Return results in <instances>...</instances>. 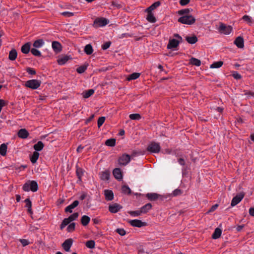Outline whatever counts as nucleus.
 Listing matches in <instances>:
<instances>
[{
    "instance_id": "f257e3e1",
    "label": "nucleus",
    "mask_w": 254,
    "mask_h": 254,
    "mask_svg": "<svg viewBox=\"0 0 254 254\" xmlns=\"http://www.w3.org/2000/svg\"><path fill=\"white\" fill-rule=\"evenodd\" d=\"M22 189L24 191L36 192L38 190V184L35 181L29 180L23 185Z\"/></svg>"
},
{
    "instance_id": "f03ea898",
    "label": "nucleus",
    "mask_w": 254,
    "mask_h": 254,
    "mask_svg": "<svg viewBox=\"0 0 254 254\" xmlns=\"http://www.w3.org/2000/svg\"><path fill=\"white\" fill-rule=\"evenodd\" d=\"M195 18L191 15H183L179 18L178 21L182 24L192 25L195 22Z\"/></svg>"
},
{
    "instance_id": "7ed1b4c3",
    "label": "nucleus",
    "mask_w": 254,
    "mask_h": 254,
    "mask_svg": "<svg viewBox=\"0 0 254 254\" xmlns=\"http://www.w3.org/2000/svg\"><path fill=\"white\" fill-rule=\"evenodd\" d=\"M41 84V81L37 79H30L25 82V86L33 90L38 89Z\"/></svg>"
},
{
    "instance_id": "20e7f679",
    "label": "nucleus",
    "mask_w": 254,
    "mask_h": 254,
    "mask_svg": "<svg viewBox=\"0 0 254 254\" xmlns=\"http://www.w3.org/2000/svg\"><path fill=\"white\" fill-rule=\"evenodd\" d=\"M146 150L151 153H158L161 150V146L159 143L152 141L148 144Z\"/></svg>"
},
{
    "instance_id": "39448f33",
    "label": "nucleus",
    "mask_w": 254,
    "mask_h": 254,
    "mask_svg": "<svg viewBox=\"0 0 254 254\" xmlns=\"http://www.w3.org/2000/svg\"><path fill=\"white\" fill-rule=\"evenodd\" d=\"M232 30L233 28L231 26H226L225 24L221 22L220 23L218 31L220 33L225 35H228L231 33Z\"/></svg>"
},
{
    "instance_id": "423d86ee",
    "label": "nucleus",
    "mask_w": 254,
    "mask_h": 254,
    "mask_svg": "<svg viewBox=\"0 0 254 254\" xmlns=\"http://www.w3.org/2000/svg\"><path fill=\"white\" fill-rule=\"evenodd\" d=\"M109 23V20L104 17L97 18L95 19L93 25L96 27H102L106 25Z\"/></svg>"
},
{
    "instance_id": "0eeeda50",
    "label": "nucleus",
    "mask_w": 254,
    "mask_h": 254,
    "mask_svg": "<svg viewBox=\"0 0 254 254\" xmlns=\"http://www.w3.org/2000/svg\"><path fill=\"white\" fill-rule=\"evenodd\" d=\"M130 161V156L127 154H123L118 159V163L120 165L126 166Z\"/></svg>"
},
{
    "instance_id": "6e6552de",
    "label": "nucleus",
    "mask_w": 254,
    "mask_h": 254,
    "mask_svg": "<svg viewBox=\"0 0 254 254\" xmlns=\"http://www.w3.org/2000/svg\"><path fill=\"white\" fill-rule=\"evenodd\" d=\"M245 195L244 192H240L238 193L235 196H234L231 203V206H234L238 204L239 202L241 201V200L243 199Z\"/></svg>"
},
{
    "instance_id": "1a4fd4ad",
    "label": "nucleus",
    "mask_w": 254,
    "mask_h": 254,
    "mask_svg": "<svg viewBox=\"0 0 254 254\" xmlns=\"http://www.w3.org/2000/svg\"><path fill=\"white\" fill-rule=\"evenodd\" d=\"M146 197L150 201H155L158 199L163 201L165 198L164 196L156 193H148L146 194Z\"/></svg>"
},
{
    "instance_id": "9d476101",
    "label": "nucleus",
    "mask_w": 254,
    "mask_h": 254,
    "mask_svg": "<svg viewBox=\"0 0 254 254\" xmlns=\"http://www.w3.org/2000/svg\"><path fill=\"white\" fill-rule=\"evenodd\" d=\"M128 223L133 227L140 228L147 225V223L145 222H142L140 220L134 219L128 221Z\"/></svg>"
},
{
    "instance_id": "9b49d317",
    "label": "nucleus",
    "mask_w": 254,
    "mask_h": 254,
    "mask_svg": "<svg viewBox=\"0 0 254 254\" xmlns=\"http://www.w3.org/2000/svg\"><path fill=\"white\" fill-rule=\"evenodd\" d=\"M123 208L122 206L118 203H115L109 206V211L112 213L118 212Z\"/></svg>"
},
{
    "instance_id": "f8f14e48",
    "label": "nucleus",
    "mask_w": 254,
    "mask_h": 254,
    "mask_svg": "<svg viewBox=\"0 0 254 254\" xmlns=\"http://www.w3.org/2000/svg\"><path fill=\"white\" fill-rule=\"evenodd\" d=\"M73 240L71 238H69L65 240L63 243L62 247L66 252H69L70 249L73 243Z\"/></svg>"
},
{
    "instance_id": "ddd939ff",
    "label": "nucleus",
    "mask_w": 254,
    "mask_h": 254,
    "mask_svg": "<svg viewBox=\"0 0 254 254\" xmlns=\"http://www.w3.org/2000/svg\"><path fill=\"white\" fill-rule=\"evenodd\" d=\"M180 43V41L179 40L175 39H170L167 46V48L168 49L176 48L179 46Z\"/></svg>"
},
{
    "instance_id": "4468645a",
    "label": "nucleus",
    "mask_w": 254,
    "mask_h": 254,
    "mask_svg": "<svg viewBox=\"0 0 254 254\" xmlns=\"http://www.w3.org/2000/svg\"><path fill=\"white\" fill-rule=\"evenodd\" d=\"M105 200L107 201H111L114 199V193L112 190H105L104 191Z\"/></svg>"
},
{
    "instance_id": "2eb2a0df",
    "label": "nucleus",
    "mask_w": 254,
    "mask_h": 254,
    "mask_svg": "<svg viewBox=\"0 0 254 254\" xmlns=\"http://www.w3.org/2000/svg\"><path fill=\"white\" fill-rule=\"evenodd\" d=\"M113 174L117 180L120 181L123 179V174L120 168L114 169L113 171Z\"/></svg>"
},
{
    "instance_id": "dca6fc26",
    "label": "nucleus",
    "mask_w": 254,
    "mask_h": 254,
    "mask_svg": "<svg viewBox=\"0 0 254 254\" xmlns=\"http://www.w3.org/2000/svg\"><path fill=\"white\" fill-rule=\"evenodd\" d=\"M53 50L57 53L60 52L62 50L61 43L57 41H53L52 44Z\"/></svg>"
},
{
    "instance_id": "f3484780",
    "label": "nucleus",
    "mask_w": 254,
    "mask_h": 254,
    "mask_svg": "<svg viewBox=\"0 0 254 254\" xmlns=\"http://www.w3.org/2000/svg\"><path fill=\"white\" fill-rule=\"evenodd\" d=\"M79 204V201L78 200H74L71 204L67 206L64 209L65 212L71 213L72 212V209H74L78 206Z\"/></svg>"
},
{
    "instance_id": "a211bd4d",
    "label": "nucleus",
    "mask_w": 254,
    "mask_h": 254,
    "mask_svg": "<svg viewBox=\"0 0 254 254\" xmlns=\"http://www.w3.org/2000/svg\"><path fill=\"white\" fill-rule=\"evenodd\" d=\"M234 44L239 48H243L244 47V39L241 36L237 37L234 41Z\"/></svg>"
},
{
    "instance_id": "6ab92c4d",
    "label": "nucleus",
    "mask_w": 254,
    "mask_h": 254,
    "mask_svg": "<svg viewBox=\"0 0 254 254\" xmlns=\"http://www.w3.org/2000/svg\"><path fill=\"white\" fill-rule=\"evenodd\" d=\"M29 133L28 131L25 128H22L19 130L17 135L21 138L25 139L28 137Z\"/></svg>"
},
{
    "instance_id": "aec40b11",
    "label": "nucleus",
    "mask_w": 254,
    "mask_h": 254,
    "mask_svg": "<svg viewBox=\"0 0 254 254\" xmlns=\"http://www.w3.org/2000/svg\"><path fill=\"white\" fill-rule=\"evenodd\" d=\"M72 59V57L70 56L65 55L59 58L57 62L59 64L63 65L65 64L69 60Z\"/></svg>"
},
{
    "instance_id": "412c9836",
    "label": "nucleus",
    "mask_w": 254,
    "mask_h": 254,
    "mask_svg": "<svg viewBox=\"0 0 254 254\" xmlns=\"http://www.w3.org/2000/svg\"><path fill=\"white\" fill-rule=\"evenodd\" d=\"M100 175L101 180L108 181L110 178V172L109 170H105V171L101 172Z\"/></svg>"
},
{
    "instance_id": "4be33fe9",
    "label": "nucleus",
    "mask_w": 254,
    "mask_h": 254,
    "mask_svg": "<svg viewBox=\"0 0 254 254\" xmlns=\"http://www.w3.org/2000/svg\"><path fill=\"white\" fill-rule=\"evenodd\" d=\"M31 43L30 42H27L24 44L21 48V51L22 53L27 54H28L31 50L30 49Z\"/></svg>"
},
{
    "instance_id": "5701e85b",
    "label": "nucleus",
    "mask_w": 254,
    "mask_h": 254,
    "mask_svg": "<svg viewBox=\"0 0 254 254\" xmlns=\"http://www.w3.org/2000/svg\"><path fill=\"white\" fill-rule=\"evenodd\" d=\"M17 57V52L15 49H12L9 53L8 59L10 61H14Z\"/></svg>"
},
{
    "instance_id": "b1692460",
    "label": "nucleus",
    "mask_w": 254,
    "mask_h": 254,
    "mask_svg": "<svg viewBox=\"0 0 254 254\" xmlns=\"http://www.w3.org/2000/svg\"><path fill=\"white\" fill-rule=\"evenodd\" d=\"M44 147V144L41 141H39L36 144H34L33 146V148L35 150L38 152V151H41Z\"/></svg>"
},
{
    "instance_id": "393cba45",
    "label": "nucleus",
    "mask_w": 254,
    "mask_h": 254,
    "mask_svg": "<svg viewBox=\"0 0 254 254\" xmlns=\"http://www.w3.org/2000/svg\"><path fill=\"white\" fill-rule=\"evenodd\" d=\"M24 202L26 203L25 207L28 208L27 211L29 214H32L33 213L32 210V202L29 198H26Z\"/></svg>"
},
{
    "instance_id": "a878e982",
    "label": "nucleus",
    "mask_w": 254,
    "mask_h": 254,
    "mask_svg": "<svg viewBox=\"0 0 254 254\" xmlns=\"http://www.w3.org/2000/svg\"><path fill=\"white\" fill-rule=\"evenodd\" d=\"M152 205L150 203H148L140 208V212L142 213H146L152 208Z\"/></svg>"
},
{
    "instance_id": "bb28decb",
    "label": "nucleus",
    "mask_w": 254,
    "mask_h": 254,
    "mask_svg": "<svg viewBox=\"0 0 254 254\" xmlns=\"http://www.w3.org/2000/svg\"><path fill=\"white\" fill-rule=\"evenodd\" d=\"M222 234V230L219 228H216L213 234L212 235V238L213 239H217L220 237Z\"/></svg>"
},
{
    "instance_id": "cd10ccee",
    "label": "nucleus",
    "mask_w": 254,
    "mask_h": 254,
    "mask_svg": "<svg viewBox=\"0 0 254 254\" xmlns=\"http://www.w3.org/2000/svg\"><path fill=\"white\" fill-rule=\"evenodd\" d=\"M39 153L37 151H34L33 153V154L30 156V160L32 164H35L36 163L38 158L39 157Z\"/></svg>"
},
{
    "instance_id": "c85d7f7f",
    "label": "nucleus",
    "mask_w": 254,
    "mask_h": 254,
    "mask_svg": "<svg viewBox=\"0 0 254 254\" xmlns=\"http://www.w3.org/2000/svg\"><path fill=\"white\" fill-rule=\"evenodd\" d=\"M44 44V41L42 39H39L34 41L33 46L35 48H39L43 46Z\"/></svg>"
},
{
    "instance_id": "c756f323",
    "label": "nucleus",
    "mask_w": 254,
    "mask_h": 254,
    "mask_svg": "<svg viewBox=\"0 0 254 254\" xmlns=\"http://www.w3.org/2000/svg\"><path fill=\"white\" fill-rule=\"evenodd\" d=\"M90 221V218L87 215H83L81 218V223L83 226H87Z\"/></svg>"
},
{
    "instance_id": "7c9ffc66",
    "label": "nucleus",
    "mask_w": 254,
    "mask_h": 254,
    "mask_svg": "<svg viewBox=\"0 0 254 254\" xmlns=\"http://www.w3.org/2000/svg\"><path fill=\"white\" fill-rule=\"evenodd\" d=\"M186 40L189 44H194L197 42L198 39L195 35H193L191 37L187 36Z\"/></svg>"
},
{
    "instance_id": "2f4dec72",
    "label": "nucleus",
    "mask_w": 254,
    "mask_h": 254,
    "mask_svg": "<svg viewBox=\"0 0 254 254\" xmlns=\"http://www.w3.org/2000/svg\"><path fill=\"white\" fill-rule=\"evenodd\" d=\"M7 145L5 143H2L0 145V154L3 156H5L7 151Z\"/></svg>"
},
{
    "instance_id": "473e14b6",
    "label": "nucleus",
    "mask_w": 254,
    "mask_h": 254,
    "mask_svg": "<svg viewBox=\"0 0 254 254\" xmlns=\"http://www.w3.org/2000/svg\"><path fill=\"white\" fill-rule=\"evenodd\" d=\"M193 9L191 8H185L180 10L178 11V13L180 15H189V13L192 11Z\"/></svg>"
},
{
    "instance_id": "72a5a7b5",
    "label": "nucleus",
    "mask_w": 254,
    "mask_h": 254,
    "mask_svg": "<svg viewBox=\"0 0 254 254\" xmlns=\"http://www.w3.org/2000/svg\"><path fill=\"white\" fill-rule=\"evenodd\" d=\"M122 192L125 194H130L131 193V190L129 188V187L127 185H123L122 187Z\"/></svg>"
},
{
    "instance_id": "f704fd0d",
    "label": "nucleus",
    "mask_w": 254,
    "mask_h": 254,
    "mask_svg": "<svg viewBox=\"0 0 254 254\" xmlns=\"http://www.w3.org/2000/svg\"><path fill=\"white\" fill-rule=\"evenodd\" d=\"M94 93V90L91 89L84 91L82 93L83 97L84 98H88L92 95Z\"/></svg>"
},
{
    "instance_id": "c9c22d12",
    "label": "nucleus",
    "mask_w": 254,
    "mask_h": 254,
    "mask_svg": "<svg viewBox=\"0 0 254 254\" xmlns=\"http://www.w3.org/2000/svg\"><path fill=\"white\" fill-rule=\"evenodd\" d=\"M84 52L88 55H90L93 52V48L91 45L87 44L84 48Z\"/></svg>"
},
{
    "instance_id": "e433bc0d",
    "label": "nucleus",
    "mask_w": 254,
    "mask_h": 254,
    "mask_svg": "<svg viewBox=\"0 0 254 254\" xmlns=\"http://www.w3.org/2000/svg\"><path fill=\"white\" fill-rule=\"evenodd\" d=\"M190 63L192 65L199 66L201 64V61L196 58L192 57L190 60Z\"/></svg>"
},
{
    "instance_id": "4c0bfd02",
    "label": "nucleus",
    "mask_w": 254,
    "mask_h": 254,
    "mask_svg": "<svg viewBox=\"0 0 254 254\" xmlns=\"http://www.w3.org/2000/svg\"><path fill=\"white\" fill-rule=\"evenodd\" d=\"M76 174L77 178L79 181L81 180V178L83 175V169L81 168L78 167L77 166L76 167Z\"/></svg>"
},
{
    "instance_id": "58836bf2",
    "label": "nucleus",
    "mask_w": 254,
    "mask_h": 254,
    "mask_svg": "<svg viewBox=\"0 0 254 254\" xmlns=\"http://www.w3.org/2000/svg\"><path fill=\"white\" fill-rule=\"evenodd\" d=\"M116 140L115 138H110L105 141V145L108 146L113 147L116 145Z\"/></svg>"
},
{
    "instance_id": "ea45409f",
    "label": "nucleus",
    "mask_w": 254,
    "mask_h": 254,
    "mask_svg": "<svg viewBox=\"0 0 254 254\" xmlns=\"http://www.w3.org/2000/svg\"><path fill=\"white\" fill-rule=\"evenodd\" d=\"M146 19L150 23H155L156 21V19L153 13L147 14L146 16Z\"/></svg>"
},
{
    "instance_id": "a19ab883",
    "label": "nucleus",
    "mask_w": 254,
    "mask_h": 254,
    "mask_svg": "<svg viewBox=\"0 0 254 254\" xmlns=\"http://www.w3.org/2000/svg\"><path fill=\"white\" fill-rule=\"evenodd\" d=\"M140 75V73L138 72H134L128 76L127 77V80L128 81L131 80H134L137 78H138Z\"/></svg>"
},
{
    "instance_id": "79ce46f5",
    "label": "nucleus",
    "mask_w": 254,
    "mask_h": 254,
    "mask_svg": "<svg viewBox=\"0 0 254 254\" xmlns=\"http://www.w3.org/2000/svg\"><path fill=\"white\" fill-rule=\"evenodd\" d=\"M223 62L222 61H218L213 63L210 65V67L211 68H219L222 66Z\"/></svg>"
},
{
    "instance_id": "37998d69",
    "label": "nucleus",
    "mask_w": 254,
    "mask_h": 254,
    "mask_svg": "<svg viewBox=\"0 0 254 254\" xmlns=\"http://www.w3.org/2000/svg\"><path fill=\"white\" fill-rule=\"evenodd\" d=\"M71 222L68 218H64L60 225L61 230H63L66 226Z\"/></svg>"
},
{
    "instance_id": "c03bdc74",
    "label": "nucleus",
    "mask_w": 254,
    "mask_h": 254,
    "mask_svg": "<svg viewBox=\"0 0 254 254\" xmlns=\"http://www.w3.org/2000/svg\"><path fill=\"white\" fill-rule=\"evenodd\" d=\"M85 246L89 249H93L95 246V243L94 240L87 241L85 243Z\"/></svg>"
},
{
    "instance_id": "a18cd8bd",
    "label": "nucleus",
    "mask_w": 254,
    "mask_h": 254,
    "mask_svg": "<svg viewBox=\"0 0 254 254\" xmlns=\"http://www.w3.org/2000/svg\"><path fill=\"white\" fill-rule=\"evenodd\" d=\"M87 65L84 64V65H81L79 67H78L76 69V71L78 73L81 74V73L84 72L87 69Z\"/></svg>"
},
{
    "instance_id": "49530a36",
    "label": "nucleus",
    "mask_w": 254,
    "mask_h": 254,
    "mask_svg": "<svg viewBox=\"0 0 254 254\" xmlns=\"http://www.w3.org/2000/svg\"><path fill=\"white\" fill-rule=\"evenodd\" d=\"M242 19L246 21L247 23L249 24V25H251L253 23V19L252 17L249 15H244Z\"/></svg>"
},
{
    "instance_id": "de8ad7c7",
    "label": "nucleus",
    "mask_w": 254,
    "mask_h": 254,
    "mask_svg": "<svg viewBox=\"0 0 254 254\" xmlns=\"http://www.w3.org/2000/svg\"><path fill=\"white\" fill-rule=\"evenodd\" d=\"M30 51L32 54L36 57H40L42 56L41 52L37 48H32Z\"/></svg>"
},
{
    "instance_id": "09e8293b",
    "label": "nucleus",
    "mask_w": 254,
    "mask_h": 254,
    "mask_svg": "<svg viewBox=\"0 0 254 254\" xmlns=\"http://www.w3.org/2000/svg\"><path fill=\"white\" fill-rule=\"evenodd\" d=\"M129 117L132 120H139L141 118L140 115L138 113L130 114Z\"/></svg>"
},
{
    "instance_id": "8fccbe9b",
    "label": "nucleus",
    "mask_w": 254,
    "mask_h": 254,
    "mask_svg": "<svg viewBox=\"0 0 254 254\" xmlns=\"http://www.w3.org/2000/svg\"><path fill=\"white\" fill-rule=\"evenodd\" d=\"M75 223L74 222L69 224L66 230L68 232H72L75 230Z\"/></svg>"
},
{
    "instance_id": "3c124183",
    "label": "nucleus",
    "mask_w": 254,
    "mask_h": 254,
    "mask_svg": "<svg viewBox=\"0 0 254 254\" xmlns=\"http://www.w3.org/2000/svg\"><path fill=\"white\" fill-rule=\"evenodd\" d=\"M128 213L132 216H138L141 215L142 213L140 212V209L139 210H136V211H130L128 212Z\"/></svg>"
},
{
    "instance_id": "603ef678",
    "label": "nucleus",
    "mask_w": 254,
    "mask_h": 254,
    "mask_svg": "<svg viewBox=\"0 0 254 254\" xmlns=\"http://www.w3.org/2000/svg\"><path fill=\"white\" fill-rule=\"evenodd\" d=\"M27 72L30 75H35L36 73L35 69L33 68L28 67L26 68Z\"/></svg>"
},
{
    "instance_id": "864d4df0",
    "label": "nucleus",
    "mask_w": 254,
    "mask_h": 254,
    "mask_svg": "<svg viewBox=\"0 0 254 254\" xmlns=\"http://www.w3.org/2000/svg\"><path fill=\"white\" fill-rule=\"evenodd\" d=\"M105 119H106L105 117H101L98 119L97 121V125L98 127H100L102 126V125L105 122Z\"/></svg>"
},
{
    "instance_id": "5fc2aeb1",
    "label": "nucleus",
    "mask_w": 254,
    "mask_h": 254,
    "mask_svg": "<svg viewBox=\"0 0 254 254\" xmlns=\"http://www.w3.org/2000/svg\"><path fill=\"white\" fill-rule=\"evenodd\" d=\"M79 216V213L78 212H75L72 215H70L68 218L70 220L71 222L76 220Z\"/></svg>"
},
{
    "instance_id": "6e6d98bb",
    "label": "nucleus",
    "mask_w": 254,
    "mask_h": 254,
    "mask_svg": "<svg viewBox=\"0 0 254 254\" xmlns=\"http://www.w3.org/2000/svg\"><path fill=\"white\" fill-rule=\"evenodd\" d=\"M232 75L235 79L237 80L242 78V76L237 71H233Z\"/></svg>"
},
{
    "instance_id": "4d7b16f0",
    "label": "nucleus",
    "mask_w": 254,
    "mask_h": 254,
    "mask_svg": "<svg viewBox=\"0 0 254 254\" xmlns=\"http://www.w3.org/2000/svg\"><path fill=\"white\" fill-rule=\"evenodd\" d=\"M111 45V42L108 41L105 43L104 44L102 45V49L104 50H107L108 49Z\"/></svg>"
},
{
    "instance_id": "13d9d810",
    "label": "nucleus",
    "mask_w": 254,
    "mask_h": 254,
    "mask_svg": "<svg viewBox=\"0 0 254 254\" xmlns=\"http://www.w3.org/2000/svg\"><path fill=\"white\" fill-rule=\"evenodd\" d=\"M116 231L122 236L125 235L126 234V231L122 228H118Z\"/></svg>"
},
{
    "instance_id": "bf43d9fd",
    "label": "nucleus",
    "mask_w": 254,
    "mask_h": 254,
    "mask_svg": "<svg viewBox=\"0 0 254 254\" xmlns=\"http://www.w3.org/2000/svg\"><path fill=\"white\" fill-rule=\"evenodd\" d=\"M19 241L21 243L23 247H25L29 244V242L26 239H19Z\"/></svg>"
},
{
    "instance_id": "052dcab7",
    "label": "nucleus",
    "mask_w": 254,
    "mask_h": 254,
    "mask_svg": "<svg viewBox=\"0 0 254 254\" xmlns=\"http://www.w3.org/2000/svg\"><path fill=\"white\" fill-rule=\"evenodd\" d=\"M161 4V2L160 1H157L156 2H155L154 3H153L152 4H151L150 5V6L151 7V8L152 9H156L157 7H158L159 6H160Z\"/></svg>"
},
{
    "instance_id": "680f3d73",
    "label": "nucleus",
    "mask_w": 254,
    "mask_h": 254,
    "mask_svg": "<svg viewBox=\"0 0 254 254\" xmlns=\"http://www.w3.org/2000/svg\"><path fill=\"white\" fill-rule=\"evenodd\" d=\"M62 15L65 17H69L73 16L74 13L68 11H64L62 13Z\"/></svg>"
},
{
    "instance_id": "e2e57ef3",
    "label": "nucleus",
    "mask_w": 254,
    "mask_h": 254,
    "mask_svg": "<svg viewBox=\"0 0 254 254\" xmlns=\"http://www.w3.org/2000/svg\"><path fill=\"white\" fill-rule=\"evenodd\" d=\"M190 2V0H180V4L182 6H185L188 4Z\"/></svg>"
},
{
    "instance_id": "0e129e2a",
    "label": "nucleus",
    "mask_w": 254,
    "mask_h": 254,
    "mask_svg": "<svg viewBox=\"0 0 254 254\" xmlns=\"http://www.w3.org/2000/svg\"><path fill=\"white\" fill-rule=\"evenodd\" d=\"M244 92H245L244 95L247 96L248 97L250 96L254 97V92L246 90H245Z\"/></svg>"
},
{
    "instance_id": "69168bd1",
    "label": "nucleus",
    "mask_w": 254,
    "mask_h": 254,
    "mask_svg": "<svg viewBox=\"0 0 254 254\" xmlns=\"http://www.w3.org/2000/svg\"><path fill=\"white\" fill-rule=\"evenodd\" d=\"M178 161L179 163L182 166H184L185 165V160L183 158H179Z\"/></svg>"
},
{
    "instance_id": "338daca9",
    "label": "nucleus",
    "mask_w": 254,
    "mask_h": 254,
    "mask_svg": "<svg viewBox=\"0 0 254 254\" xmlns=\"http://www.w3.org/2000/svg\"><path fill=\"white\" fill-rule=\"evenodd\" d=\"M181 193V191L180 190L176 189L175 190L173 191V194L175 196L180 194Z\"/></svg>"
},
{
    "instance_id": "774afa93",
    "label": "nucleus",
    "mask_w": 254,
    "mask_h": 254,
    "mask_svg": "<svg viewBox=\"0 0 254 254\" xmlns=\"http://www.w3.org/2000/svg\"><path fill=\"white\" fill-rule=\"evenodd\" d=\"M249 214L251 216L254 217V207L249 209Z\"/></svg>"
}]
</instances>
